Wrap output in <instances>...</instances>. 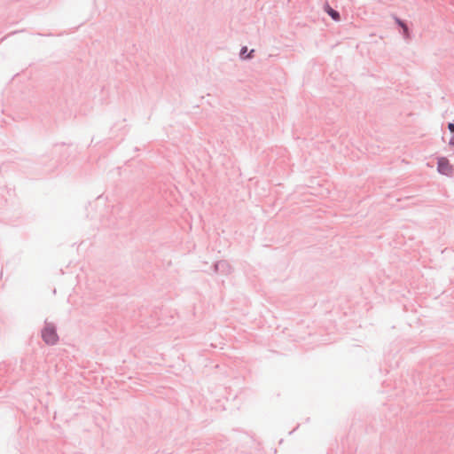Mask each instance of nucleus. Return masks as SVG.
<instances>
[{
  "label": "nucleus",
  "instance_id": "f257e3e1",
  "mask_svg": "<svg viewBox=\"0 0 454 454\" xmlns=\"http://www.w3.org/2000/svg\"><path fill=\"white\" fill-rule=\"evenodd\" d=\"M44 326L41 331L42 340L49 346H54L58 343L59 337L57 333V327L53 323L44 322Z\"/></svg>",
  "mask_w": 454,
  "mask_h": 454
},
{
  "label": "nucleus",
  "instance_id": "7ed1b4c3",
  "mask_svg": "<svg viewBox=\"0 0 454 454\" xmlns=\"http://www.w3.org/2000/svg\"><path fill=\"white\" fill-rule=\"evenodd\" d=\"M450 167L449 160L446 158L438 159V170H444Z\"/></svg>",
  "mask_w": 454,
  "mask_h": 454
},
{
  "label": "nucleus",
  "instance_id": "1a4fd4ad",
  "mask_svg": "<svg viewBox=\"0 0 454 454\" xmlns=\"http://www.w3.org/2000/svg\"><path fill=\"white\" fill-rule=\"evenodd\" d=\"M245 52H247V47H244L241 51V55H243Z\"/></svg>",
  "mask_w": 454,
  "mask_h": 454
},
{
  "label": "nucleus",
  "instance_id": "f03ea898",
  "mask_svg": "<svg viewBox=\"0 0 454 454\" xmlns=\"http://www.w3.org/2000/svg\"><path fill=\"white\" fill-rule=\"evenodd\" d=\"M212 269L215 274L221 273L223 275H229L232 270L231 264L226 260L215 262L213 264Z\"/></svg>",
  "mask_w": 454,
  "mask_h": 454
},
{
  "label": "nucleus",
  "instance_id": "0eeeda50",
  "mask_svg": "<svg viewBox=\"0 0 454 454\" xmlns=\"http://www.w3.org/2000/svg\"><path fill=\"white\" fill-rule=\"evenodd\" d=\"M449 129H450L451 132H454V123H450V124H449Z\"/></svg>",
  "mask_w": 454,
  "mask_h": 454
},
{
  "label": "nucleus",
  "instance_id": "39448f33",
  "mask_svg": "<svg viewBox=\"0 0 454 454\" xmlns=\"http://www.w3.org/2000/svg\"><path fill=\"white\" fill-rule=\"evenodd\" d=\"M326 12L334 20H340V14L338 12L334 11L330 6L326 7Z\"/></svg>",
  "mask_w": 454,
  "mask_h": 454
},
{
  "label": "nucleus",
  "instance_id": "20e7f679",
  "mask_svg": "<svg viewBox=\"0 0 454 454\" xmlns=\"http://www.w3.org/2000/svg\"><path fill=\"white\" fill-rule=\"evenodd\" d=\"M395 22L403 28L404 36L406 38H408L410 34H409V29H408L406 24L404 22H403L401 20H399L398 18H395Z\"/></svg>",
  "mask_w": 454,
  "mask_h": 454
},
{
  "label": "nucleus",
  "instance_id": "423d86ee",
  "mask_svg": "<svg viewBox=\"0 0 454 454\" xmlns=\"http://www.w3.org/2000/svg\"><path fill=\"white\" fill-rule=\"evenodd\" d=\"M439 173L442 174V175L452 177L454 172H445V171H442V172H439Z\"/></svg>",
  "mask_w": 454,
  "mask_h": 454
},
{
  "label": "nucleus",
  "instance_id": "6e6552de",
  "mask_svg": "<svg viewBox=\"0 0 454 454\" xmlns=\"http://www.w3.org/2000/svg\"><path fill=\"white\" fill-rule=\"evenodd\" d=\"M450 144L454 146V136L451 137Z\"/></svg>",
  "mask_w": 454,
  "mask_h": 454
}]
</instances>
